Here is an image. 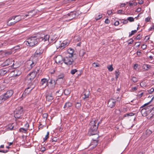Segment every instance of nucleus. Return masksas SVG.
I'll use <instances>...</instances> for the list:
<instances>
[{
  "mask_svg": "<svg viewBox=\"0 0 154 154\" xmlns=\"http://www.w3.org/2000/svg\"><path fill=\"white\" fill-rule=\"evenodd\" d=\"M56 83L51 84H48L49 88L50 89H53L55 87Z\"/></svg>",
  "mask_w": 154,
  "mask_h": 154,
  "instance_id": "a878e982",
  "label": "nucleus"
},
{
  "mask_svg": "<svg viewBox=\"0 0 154 154\" xmlns=\"http://www.w3.org/2000/svg\"><path fill=\"white\" fill-rule=\"evenodd\" d=\"M93 66L94 67H99L100 65L98 63H94L92 64Z\"/></svg>",
  "mask_w": 154,
  "mask_h": 154,
  "instance_id": "a19ab883",
  "label": "nucleus"
},
{
  "mask_svg": "<svg viewBox=\"0 0 154 154\" xmlns=\"http://www.w3.org/2000/svg\"><path fill=\"white\" fill-rule=\"evenodd\" d=\"M151 106H148L141 109V112L143 116H146L147 115L149 112L153 110H154V108H150Z\"/></svg>",
  "mask_w": 154,
  "mask_h": 154,
  "instance_id": "0eeeda50",
  "label": "nucleus"
},
{
  "mask_svg": "<svg viewBox=\"0 0 154 154\" xmlns=\"http://www.w3.org/2000/svg\"><path fill=\"white\" fill-rule=\"evenodd\" d=\"M29 124L27 123H26L25 125V127H26L25 128H27V129H28V128H29Z\"/></svg>",
  "mask_w": 154,
  "mask_h": 154,
  "instance_id": "680f3d73",
  "label": "nucleus"
},
{
  "mask_svg": "<svg viewBox=\"0 0 154 154\" xmlns=\"http://www.w3.org/2000/svg\"><path fill=\"white\" fill-rule=\"evenodd\" d=\"M146 47V45L143 44L142 45L141 48L143 49H145Z\"/></svg>",
  "mask_w": 154,
  "mask_h": 154,
  "instance_id": "338daca9",
  "label": "nucleus"
},
{
  "mask_svg": "<svg viewBox=\"0 0 154 154\" xmlns=\"http://www.w3.org/2000/svg\"><path fill=\"white\" fill-rule=\"evenodd\" d=\"M32 90V89H31L30 88L28 87L25 89L24 92H25V93L28 94L30 93Z\"/></svg>",
  "mask_w": 154,
  "mask_h": 154,
  "instance_id": "c85d7f7f",
  "label": "nucleus"
},
{
  "mask_svg": "<svg viewBox=\"0 0 154 154\" xmlns=\"http://www.w3.org/2000/svg\"><path fill=\"white\" fill-rule=\"evenodd\" d=\"M44 126L42 124H40V125L38 126V129H42L43 128V127Z\"/></svg>",
  "mask_w": 154,
  "mask_h": 154,
  "instance_id": "774afa93",
  "label": "nucleus"
},
{
  "mask_svg": "<svg viewBox=\"0 0 154 154\" xmlns=\"http://www.w3.org/2000/svg\"><path fill=\"white\" fill-rule=\"evenodd\" d=\"M94 133H93L91 134H88L89 136H92V139L93 141H95L96 143L95 144V146L97 145V143L98 141V138L99 137V136L97 133V132Z\"/></svg>",
  "mask_w": 154,
  "mask_h": 154,
  "instance_id": "9d476101",
  "label": "nucleus"
},
{
  "mask_svg": "<svg viewBox=\"0 0 154 154\" xmlns=\"http://www.w3.org/2000/svg\"><path fill=\"white\" fill-rule=\"evenodd\" d=\"M23 113V107L22 106L18 107L14 112V117L16 118H20Z\"/></svg>",
  "mask_w": 154,
  "mask_h": 154,
  "instance_id": "423d86ee",
  "label": "nucleus"
},
{
  "mask_svg": "<svg viewBox=\"0 0 154 154\" xmlns=\"http://www.w3.org/2000/svg\"><path fill=\"white\" fill-rule=\"evenodd\" d=\"M143 0H139V1L138 2V3L139 4H143Z\"/></svg>",
  "mask_w": 154,
  "mask_h": 154,
  "instance_id": "0e129e2a",
  "label": "nucleus"
},
{
  "mask_svg": "<svg viewBox=\"0 0 154 154\" xmlns=\"http://www.w3.org/2000/svg\"><path fill=\"white\" fill-rule=\"evenodd\" d=\"M120 74L119 71L117 70L115 71L116 78L117 79Z\"/></svg>",
  "mask_w": 154,
  "mask_h": 154,
  "instance_id": "ea45409f",
  "label": "nucleus"
},
{
  "mask_svg": "<svg viewBox=\"0 0 154 154\" xmlns=\"http://www.w3.org/2000/svg\"><path fill=\"white\" fill-rule=\"evenodd\" d=\"M105 22L106 24H109L110 23V20L108 19H107L105 20Z\"/></svg>",
  "mask_w": 154,
  "mask_h": 154,
  "instance_id": "4d7b16f0",
  "label": "nucleus"
},
{
  "mask_svg": "<svg viewBox=\"0 0 154 154\" xmlns=\"http://www.w3.org/2000/svg\"><path fill=\"white\" fill-rule=\"evenodd\" d=\"M57 139L56 137H54L52 139V142H56L57 141Z\"/></svg>",
  "mask_w": 154,
  "mask_h": 154,
  "instance_id": "052dcab7",
  "label": "nucleus"
},
{
  "mask_svg": "<svg viewBox=\"0 0 154 154\" xmlns=\"http://www.w3.org/2000/svg\"><path fill=\"white\" fill-rule=\"evenodd\" d=\"M14 124L13 123L11 125L9 126L8 128L9 130H12L15 129V128H14Z\"/></svg>",
  "mask_w": 154,
  "mask_h": 154,
  "instance_id": "c756f323",
  "label": "nucleus"
},
{
  "mask_svg": "<svg viewBox=\"0 0 154 154\" xmlns=\"http://www.w3.org/2000/svg\"><path fill=\"white\" fill-rule=\"evenodd\" d=\"M55 61L57 63L62 64L63 62V58L62 56L58 55L56 58Z\"/></svg>",
  "mask_w": 154,
  "mask_h": 154,
  "instance_id": "2eb2a0df",
  "label": "nucleus"
},
{
  "mask_svg": "<svg viewBox=\"0 0 154 154\" xmlns=\"http://www.w3.org/2000/svg\"><path fill=\"white\" fill-rule=\"evenodd\" d=\"M141 38V35L140 34H138L137 37L135 38V39H140Z\"/></svg>",
  "mask_w": 154,
  "mask_h": 154,
  "instance_id": "864d4df0",
  "label": "nucleus"
},
{
  "mask_svg": "<svg viewBox=\"0 0 154 154\" xmlns=\"http://www.w3.org/2000/svg\"><path fill=\"white\" fill-rule=\"evenodd\" d=\"M37 59L35 57H32L29 60L27 61L26 65L29 70H31L35 66L37 63Z\"/></svg>",
  "mask_w": 154,
  "mask_h": 154,
  "instance_id": "39448f33",
  "label": "nucleus"
},
{
  "mask_svg": "<svg viewBox=\"0 0 154 154\" xmlns=\"http://www.w3.org/2000/svg\"><path fill=\"white\" fill-rule=\"evenodd\" d=\"M28 94L25 93V92H24L23 93V94L22 96L21 97V98L22 99H23V98H25L26 96Z\"/></svg>",
  "mask_w": 154,
  "mask_h": 154,
  "instance_id": "09e8293b",
  "label": "nucleus"
},
{
  "mask_svg": "<svg viewBox=\"0 0 154 154\" xmlns=\"http://www.w3.org/2000/svg\"><path fill=\"white\" fill-rule=\"evenodd\" d=\"M107 68L109 71H112L114 69L112 65L108 66Z\"/></svg>",
  "mask_w": 154,
  "mask_h": 154,
  "instance_id": "58836bf2",
  "label": "nucleus"
},
{
  "mask_svg": "<svg viewBox=\"0 0 154 154\" xmlns=\"http://www.w3.org/2000/svg\"><path fill=\"white\" fill-rule=\"evenodd\" d=\"M85 52L83 50H82L80 51L79 53V56H82L85 54Z\"/></svg>",
  "mask_w": 154,
  "mask_h": 154,
  "instance_id": "a18cd8bd",
  "label": "nucleus"
},
{
  "mask_svg": "<svg viewBox=\"0 0 154 154\" xmlns=\"http://www.w3.org/2000/svg\"><path fill=\"white\" fill-rule=\"evenodd\" d=\"M138 64H135L134 65V69H136L138 67Z\"/></svg>",
  "mask_w": 154,
  "mask_h": 154,
  "instance_id": "e2e57ef3",
  "label": "nucleus"
},
{
  "mask_svg": "<svg viewBox=\"0 0 154 154\" xmlns=\"http://www.w3.org/2000/svg\"><path fill=\"white\" fill-rule=\"evenodd\" d=\"M76 13L75 12H71L67 15H65V17L68 18V20H70L75 17Z\"/></svg>",
  "mask_w": 154,
  "mask_h": 154,
  "instance_id": "ddd939ff",
  "label": "nucleus"
},
{
  "mask_svg": "<svg viewBox=\"0 0 154 154\" xmlns=\"http://www.w3.org/2000/svg\"><path fill=\"white\" fill-rule=\"evenodd\" d=\"M10 69L9 67L4 68L0 69V75L3 76L8 72H9Z\"/></svg>",
  "mask_w": 154,
  "mask_h": 154,
  "instance_id": "dca6fc26",
  "label": "nucleus"
},
{
  "mask_svg": "<svg viewBox=\"0 0 154 154\" xmlns=\"http://www.w3.org/2000/svg\"><path fill=\"white\" fill-rule=\"evenodd\" d=\"M69 44V43L67 41H64L61 44H59L60 45H56V46L57 48H60L61 49H63Z\"/></svg>",
  "mask_w": 154,
  "mask_h": 154,
  "instance_id": "9b49d317",
  "label": "nucleus"
},
{
  "mask_svg": "<svg viewBox=\"0 0 154 154\" xmlns=\"http://www.w3.org/2000/svg\"><path fill=\"white\" fill-rule=\"evenodd\" d=\"M130 42H128V44H131L134 42V40L132 38H131L130 39Z\"/></svg>",
  "mask_w": 154,
  "mask_h": 154,
  "instance_id": "69168bd1",
  "label": "nucleus"
},
{
  "mask_svg": "<svg viewBox=\"0 0 154 154\" xmlns=\"http://www.w3.org/2000/svg\"><path fill=\"white\" fill-rule=\"evenodd\" d=\"M48 116V114L47 113H45L43 114L42 117L44 119H46L47 118Z\"/></svg>",
  "mask_w": 154,
  "mask_h": 154,
  "instance_id": "8fccbe9b",
  "label": "nucleus"
},
{
  "mask_svg": "<svg viewBox=\"0 0 154 154\" xmlns=\"http://www.w3.org/2000/svg\"><path fill=\"white\" fill-rule=\"evenodd\" d=\"M72 106V103L69 102H67L65 103L64 106V108L66 109H67Z\"/></svg>",
  "mask_w": 154,
  "mask_h": 154,
  "instance_id": "4be33fe9",
  "label": "nucleus"
},
{
  "mask_svg": "<svg viewBox=\"0 0 154 154\" xmlns=\"http://www.w3.org/2000/svg\"><path fill=\"white\" fill-rule=\"evenodd\" d=\"M154 91V89L153 88H152L150 89L149 90H148V92L149 93L151 94L152 92Z\"/></svg>",
  "mask_w": 154,
  "mask_h": 154,
  "instance_id": "3c124183",
  "label": "nucleus"
},
{
  "mask_svg": "<svg viewBox=\"0 0 154 154\" xmlns=\"http://www.w3.org/2000/svg\"><path fill=\"white\" fill-rule=\"evenodd\" d=\"M8 152V150H1V152H3L4 153H6L7 152Z\"/></svg>",
  "mask_w": 154,
  "mask_h": 154,
  "instance_id": "13d9d810",
  "label": "nucleus"
},
{
  "mask_svg": "<svg viewBox=\"0 0 154 154\" xmlns=\"http://www.w3.org/2000/svg\"><path fill=\"white\" fill-rule=\"evenodd\" d=\"M40 69L39 67H36L32 72L28 74L26 78V80L29 83H30L35 77L37 74L38 72Z\"/></svg>",
  "mask_w": 154,
  "mask_h": 154,
  "instance_id": "7ed1b4c3",
  "label": "nucleus"
},
{
  "mask_svg": "<svg viewBox=\"0 0 154 154\" xmlns=\"http://www.w3.org/2000/svg\"><path fill=\"white\" fill-rule=\"evenodd\" d=\"M131 80L134 82H136L138 81V79L137 78L133 77L132 78Z\"/></svg>",
  "mask_w": 154,
  "mask_h": 154,
  "instance_id": "37998d69",
  "label": "nucleus"
},
{
  "mask_svg": "<svg viewBox=\"0 0 154 154\" xmlns=\"http://www.w3.org/2000/svg\"><path fill=\"white\" fill-rule=\"evenodd\" d=\"M46 83L47 84L48 83V80L46 78H43L41 79V84L43 85L44 84Z\"/></svg>",
  "mask_w": 154,
  "mask_h": 154,
  "instance_id": "393cba45",
  "label": "nucleus"
},
{
  "mask_svg": "<svg viewBox=\"0 0 154 154\" xmlns=\"http://www.w3.org/2000/svg\"><path fill=\"white\" fill-rule=\"evenodd\" d=\"M78 72V70L76 69H72L70 71V73L72 75H74L76 72Z\"/></svg>",
  "mask_w": 154,
  "mask_h": 154,
  "instance_id": "72a5a7b5",
  "label": "nucleus"
},
{
  "mask_svg": "<svg viewBox=\"0 0 154 154\" xmlns=\"http://www.w3.org/2000/svg\"><path fill=\"white\" fill-rule=\"evenodd\" d=\"M23 16V15H17L9 18L7 22V25L8 26L14 25L20 20L21 19L22 17Z\"/></svg>",
  "mask_w": 154,
  "mask_h": 154,
  "instance_id": "20e7f679",
  "label": "nucleus"
},
{
  "mask_svg": "<svg viewBox=\"0 0 154 154\" xmlns=\"http://www.w3.org/2000/svg\"><path fill=\"white\" fill-rule=\"evenodd\" d=\"M154 98V97H152V98L151 99V100L149 102L146 103H145V104L143 106H141V108H143L147 105H148L151 102V101L152 100H153V99Z\"/></svg>",
  "mask_w": 154,
  "mask_h": 154,
  "instance_id": "c03bdc74",
  "label": "nucleus"
},
{
  "mask_svg": "<svg viewBox=\"0 0 154 154\" xmlns=\"http://www.w3.org/2000/svg\"><path fill=\"white\" fill-rule=\"evenodd\" d=\"M7 43H0V47L3 46H5L7 45Z\"/></svg>",
  "mask_w": 154,
  "mask_h": 154,
  "instance_id": "5fc2aeb1",
  "label": "nucleus"
},
{
  "mask_svg": "<svg viewBox=\"0 0 154 154\" xmlns=\"http://www.w3.org/2000/svg\"><path fill=\"white\" fill-rule=\"evenodd\" d=\"M68 54H69V56L72 57L75 59L77 58V56L75 53H74V50L73 49L69 48L67 50Z\"/></svg>",
  "mask_w": 154,
  "mask_h": 154,
  "instance_id": "4468645a",
  "label": "nucleus"
},
{
  "mask_svg": "<svg viewBox=\"0 0 154 154\" xmlns=\"http://www.w3.org/2000/svg\"><path fill=\"white\" fill-rule=\"evenodd\" d=\"M152 133L151 131L149 130H147L145 132V134L146 137L148 136Z\"/></svg>",
  "mask_w": 154,
  "mask_h": 154,
  "instance_id": "473e14b6",
  "label": "nucleus"
},
{
  "mask_svg": "<svg viewBox=\"0 0 154 154\" xmlns=\"http://www.w3.org/2000/svg\"><path fill=\"white\" fill-rule=\"evenodd\" d=\"M89 94L88 91H85L84 92V95L85 96V97L84 98V99H85L87 98L88 97Z\"/></svg>",
  "mask_w": 154,
  "mask_h": 154,
  "instance_id": "bb28decb",
  "label": "nucleus"
},
{
  "mask_svg": "<svg viewBox=\"0 0 154 154\" xmlns=\"http://www.w3.org/2000/svg\"><path fill=\"white\" fill-rule=\"evenodd\" d=\"M55 83L56 82L55 80H53L52 79H51L48 84H52Z\"/></svg>",
  "mask_w": 154,
  "mask_h": 154,
  "instance_id": "603ef678",
  "label": "nucleus"
},
{
  "mask_svg": "<svg viewBox=\"0 0 154 154\" xmlns=\"http://www.w3.org/2000/svg\"><path fill=\"white\" fill-rule=\"evenodd\" d=\"M14 72L15 73L14 75L16 76L20 75L21 73V71L20 70L18 71L17 69L15 70L14 71Z\"/></svg>",
  "mask_w": 154,
  "mask_h": 154,
  "instance_id": "cd10ccee",
  "label": "nucleus"
},
{
  "mask_svg": "<svg viewBox=\"0 0 154 154\" xmlns=\"http://www.w3.org/2000/svg\"><path fill=\"white\" fill-rule=\"evenodd\" d=\"M150 18L149 17H147L145 19V21L146 22H149L150 20Z\"/></svg>",
  "mask_w": 154,
  "mask_h": 154,
  "instance_id": "6e6d98bb",
  "label": "nucleus"
},
{
  "mask_svg": "<svg viewBox=\"0 0 154 154\" xmlns=\"http://www.w3.org/2000/svg\"><path fill=\"white\" fill-rule=\"evenodd\" d=\"M72 57H73L69 56L63 58V62L67 66L71 65L74 61Z\"/></svg>",
  "mask_w": 154,
  "mask_h": 154,
  "instance_id": "6e6552de",
  "label": "nucleus"
},
{
  "mask_svg": "<svg viewBox=\"0 0 154 154\" xmlns=\"http://www.w3.org/2000/svg\"><path fill=\"white\" fill-rule=\"evenodd\" d=\"M64 77V75L63 74H61L58 76V79H62Z\"/></svg>",
  "mask_w": 154,
  "mask_h": 154,
  "instance_id": "49530a36",
  "label": "nucleus"
},
{
  "mask_svg": "<svg viewBox=\"0 0 154 154\" xmlns=\"http://www.w3.org/2000/svg\"><path fill=\"white\" fill-rule=\"evenodd\" d=\"M13 60L12 59H7L5 62L3 64V66H5L7 65H11L8 67L9 69L13 68H16V67L14 66V63H13Z\"/></svg>",
  "mask_w": 154,
  "mask_h": 154,
  "instance_id": "1a4fd4ad",
  "label": "nucleus"
},
{
  "mask_svg": "<svg viewBox=\"0 0 154 154\" xmlns=\"http://www.w3.org/2000/svg\"><path fill=\"white\" fill-rule=\"evenodd\" d=\"M116 102L114 99L109 100L108 103V106L111 108H112L115 106Z\"/></svg>",
  "mask_w": 154,
  "mask_h": 154,
  "instance_id": "a211bd4d",
  "label": "nucleus"
},
{
  "mask_svg": "<svg viewBox=\"0 0 154 154\" xmlns=\"http://www.w3.org/2000/svg\"><path fill=\"white\" fill-rule=\"evenodd\" d=\"M13 92L12 90L8 91L4 94L2 95L4 97L5 100L10 97L13 94Z\"/></svg>",
  "mask_w": 154,
  "mask_h": 154,
  "instance_id": "f8f14e48",
  "label": "nucleus"
},
{
  "mask_svg": "<svg viewBox=\"0 0 154 154\" xmlns=\"http://www.w3.org/2000/svg\"><path fill=\"white\" fill-rule=\"evenodd\" d=\"M34 11L32 10L29 11L28 12V14H26L24 16H23L24 17H29L30 18L31 17L34 15V14H32L33 12Z\"/></svg>",
  "mask_w": 154,
  "mask_h": 154,
  "instance_id": "412c9836",
  "label": "nucleus"
},
{
  "mask_svg": "<svg viewBox=\"0 0 154 154\" xmlns=\"http://www.w3.org/2000/svg\"><path fill=\"white\" fill-rule=\"evenodd\" d=\"M102 17V16L101 14H100L95 17L96 20H97L100 19Z\"/></svg>",
  "mask_w": 154,
  "mask_h": 154,
  "instance_id": "de8ad7c7",
  "label": "nucleus"
},
{
  "mask_svg": "<svg viewBox=\"0 0 154 154\" xmlns=\"http://www.w3.org/2000/svg\"><path fill=\"white\" fill-rule=\"evenodd\" d=\"M142 68L145 70L147 71L149 69H151V66L150 65L148 64H144L143 65Z\"/></svg>",
  "mask_w": 154,
  "mask_h": 154,
  "instance_id": "aec40b11",
  "label": "nucleus"
},
{
  "mask_svg": "<svg viewBox=\"0 0 154 154\" xmlns=\"http://www.w3.org/2000/svg\"><path fill=\"white\" fill-rule=\"evenodd\" d=\"M27 130V128H21L19 129V131L20 132H21L22 133H25L26 131Z\"/></svg>",
  "mask_w": 154,
  "mask_h": 154,
  "instance_id": "2f4dec72",
  "label": "nucleus"
},
{
  "mask_svg": "<svg viewBox=\"0 0 154 154\" xmlns=\"http://www.w3.org/2000/svg\"><path fill=\"white\" fill-rule=\"evenodd\" d=\"M64 93L65 95H68L70 93V91L68 89H65L64 91Z\"/></svg>",
  "mask_w": 154,
  "mask_h": 154,
  "instance_id": "f704fd0d",
  "label": "nucleus"
},
{
  "mask_svg": "<svg viewBox=\"0 0 154 154\" xmlns=\"http://www.w3.org/2000/svg\"><path fill=\"white\" fill-rule=\"evenodd\" d=\"M137 32V30H132L131 31V33H130L129 35V37H130L132 35H134L135 33H136Z\"/></svg>",
  "mask_w": 154,
  "mask_h": 154,
  "instance_id": "c9c22d12",
  "label": "nucleus"
},
{
  "mask_svg": "<svg viewBox=\"0 0 154 154\" xmlns=\"http://www.w3.org/2000/svg\"><path fill=\"white\" fill-rule=\"evenodd\" d=\"M5 100L4 97L2 95L0 96V104L2 103Z\"/></svg>",
  "mask_w": 154,
  "mask_h": 154,
  "instance_id": "7c9ffc66",
  "label": "nucleus"
},
{
  "mask_svg": "<svg viewBox=\"0 0 154 154\" xmlns=\"http://www.w3.org/2000/svg\"><path fill=\"white\" fill-rule=\"evenodd\" d=\"M13 52V50L11 49L10 50L5 51L4 53L5 56H7L11 55Z\"/></svg>",
  "mask_w": 154,
  "mask_h": 154,
  "instance_id": "b1692460",
  "label": "nucleus"
},
{
  "mask_svg": "<svg viewBox=\"0 0 154 154\" xmlns=\"http://www.w3.org/2000/svg\"><path fill=\"white\" fill-rule=\"evenodd\" d=\"M43 51L42 50V48H39L37 50L34 54V57H35L37 59L36 57L39 56L41 54H42Z\"/></svg>",
  "mask_w": 154,
  "mask_h": 154,
  "instance_id": "f3484780",
  "label": "nucleus"
},
{
  "mask_svg": "<svg viewBox=\"0 0 154 154\" xmlns=\"http://www.w3.org/2000/svg\"><path fill=\"white\" fill-rule=\"evenodd\" d=\"M46 100L48 101H50L53 99V97L52 94H48L46 95Z\"/></svg>",
  "mask_w": 154,
  "mask_h": 154,
  "instance_id": "5701e85b",
  "label": "nucleus"
},
{
  "mask_svg": "<svg viewBox=\"0 0 154 154\" xmlns=\"http://www.w3.org/2000/svg\"><path fill=\"white\" fill-rule=\"evenodd\" d=\"M49 37V35H45L43 37L31 36L27 38L24 43L27 46H33L37 44L39 42L48 41Z\"/></svg>",
  "mask_w": 154,
  "mask_h": 154,
  "instance_id": "f257e3e1",
  "label": "nucleus"
},
{
  "mask_svg": "<svg viewBox=\"0 0 154 154\" xmlns=\"http://www.w3.org/2000/svg\"><path fill=\"white\" fill-rule=\"evenodd\" d=\"M119 24V21H116L114 23V25L115 26H118Z\"/></svg>",
  "mask_w": 154,
  "mask_h": 154,
  "instance_id": "bf43d9fd",
  "label": "nucleus"
},
{
  "mask_svg": "<svg viewBox=\"0 0 154 154\" xmlns=\"http://www.w3.org/2000/svg\"><path fill=\"white\" fill-rule=\"evenodd\" d=\"M135 115V114L132 113V112L127 113L124 115L125 117H126L128 116H132Z\"/></svg>",
  "mask_w": 154,
  "mask_h": 154,
  "instance_id": "e433bc0d",
  "label": "nucleus"
},
{
  "mask_svg": "<svg viewBox=\"0 0 154 154\" xmlns=\"http://www.w3.org/2000/svg\"><path fill=\"white\" fill-rule=\"evenodd\" d=\"M127 20L131 22H133L134 21V19L132 17H128Z\"/></svg>",
  "mask_w": 154,
  "mask_h": 154,
  "instance_id": "79ce46f5",
  "label": "nucleus"
},
{
  "mask_svg": "<svg viewBox=\"0 0 154 154\" xmlns=\"http://www.w3.org/2000/svg\"><path fill=\"white\" fill-rule=\"evenodd\" d=\"M81 105L80 103L77 102L76 103L75 107L77 109H79L81 107Z\"/></svg>",
  "mask_w": 154,
  "mask_h": 154,
  "instance_id": "4c0bfd02",
  "label": "nucleus"
},
{
  "mask_svg": "<svg viewBox=\"0 0 154 154\" xmlns=\"http://www.w3.org/2000/svg\"><path fill=\"white\" fill-rule=\"evenodd\" d=\"M23 48V46L21 45H18L13 48L11 49L13 50V52H15V51H20V49Z\"/></svg>",
  "mask_w": 154,
  "mask_h": 154,
  "instance_id": "6ab92c4d",
  "label": "nucleus"
},
{
  "mask_svg": "<svg viewBox=\"0 0 154 154\" xmlns=\"http://www.w3.org/2000/svg\"><path fill=\"white\" fill-rule=\"evenodd\" d=\"M99 123L97 122V121L94 119H93L89 124L90 129L89 130L88 134H91L97 132V129Z\"/></svg>",
  "mask_w": 154,
  "mask_h": 154,
  "instance_id": "f03ea898",
  "label": "nucleus"
}]
</instances>
